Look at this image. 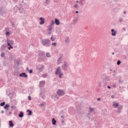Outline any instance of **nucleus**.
<instances>
[{
    "label": "nucleus",
    "instance_id": "obj_1",
    "mask_svg": "<svg viewBox=\"0 0 128 128\" xmlns=\"http://www.w3.org/2000/svg\"><path fill=\"white\" fill-rule=\"evenodd\" d=\"M55 74L58 76L60 78H62V76H64V74L62 72V70H60V66H58L56 71Z\"/></svg>",
    "mask_w": 128,
    "mask_h": 128
},
{
    "label": "nucleus",
    "instance_id": "obj_2",
    "mask_svg": "<svg viewBox=\"0 0 128 128\" xmlns=\"http://www.w3.org/2000/svg\"><path fill=\"white\" fill-rule=\"evenodd\" d=\"M61 68L64 72H66L68 70V63L66 61H64Z\"/></svg>",
    "mask_w": 128,
    "mask_h": 128
},
{
    "label": "nucleus",
    "instance_id": "obj_3",
    "mask_svg": "<svg viewBox=\"0 0 128 128\" xmlns=\"http://www.w3.org/2000/svg\"><path fill=\"white\" fill-rule=\"evenodd\" d=\"M42 44L44 46H50V40L48 39L42 40Z\"/></svg>",
    "mask_w": 128,
    "mask_h": 128
},
{
    "label": "nucleus",
    "instance_id": "obj_4",
    "mask_svg": "<svg viewBox=\"0 0 128 128\" xmlns=\"http://www.w3.org/2000/svg\"><path fill=\"white\" fill-rule=\"evenodd\" d=\"M56 94H58V96H64V91L59 89L56 92Z\"/></svg>",
    "mask_w": 128,
    "mask_h": 128
},
{
    "label": "nucleus",
    "instance_id": "obj_5",
    "mask_svg": "<svg viewBox=\"0 0 128 128\" xmlns=\"http://www.w3.org/2000/svg\"><path fill=\"white\" fill-rule=\"evenodd\" d=\"M6 44L8 46H14V41L12 40H10L8 38L6 40Z\"/></svg>",
    "mask_w": 128,
    "mask_h": 128
},
{
    "label": "nucleus",
    "instance_id": "obj_6",
    "mask_svg": "<svg viewBox=\"0 0 128 128\" xmlns=\"http://www.w3.org/2000/svg\"><path fill=\"white\" fill-rule=\"evenodd\" d=\"M44 66L42 64L38 65V70H40V72H42L44 70Z\"/></svg>",
    "mask_w": 128,
    "mask_h": 128
},
{
    "label": "nucleus",
    "instance_id": "obj_7",
    "mask_svg": "<svg viewBox=\"0 0 128 128\" xmlns=\"http://www.w3.org/2000/svg\"><path fill=\"white\" fill-rule=\"evenodd\" d=\"M53 28L52 26H50V25L48 26V28L47 29V32H48V34H52V30Z\"/></svg>",
    "mask_w": 128,
    "mask_h": 128
},
{
    "label": "nucleus",
    "instance_id": "obj_8",
    "mask_svg": "<svg viewBox=\"0 0 128 128\" xmlns=\"http://www.w3.org/2000/svg\"><path fill=\"white\" fill-rule=\"evenodd\" d=\"M40 24H44L45 22L44 18L42 17L40 18Z\"/></svg>",
    "mask_w": 128,
    "mask_h": 128
},
{
    "label": "nucleus",
    "instance_id": "obj_9",
    "mask_svg": "<svg viewBox=\"0 0 128 128\" xmlns=\"http://www.w3.org/2000/svg\"><path fill=\"white\" fill-rule=\"evenodd\" d=\"M111 32H112V36H116V31H115L114 30L112 29Z\"/></svg>",
    "mask_w": 128,
    "mask_h": 128
},
{
    "label": "nucleus",
    "instance_id": "obj_10",
    "mask_svg": "<svg viewBox=\"0 0 128 128\" xmlns=\"http://www.w3.org/2000/svg\"><path fill=\"white\" fill-rule=\"evenodd\" d=\"M20 78H28V76L26 73H22L19 74Z\"/></svg>",
    "mask_w": 128,
    "mask_h": 128
},
{
    "label": "nucleus",
    "instance_id": "obj_11",
    "mask_svg": "<svg viewBox=\"0 0 128 128\" xmlns=\"http://www.w3.org/2000/svg\"><path fill=\"white\" fill-rule=\"evenodd\" d=\"M70 41V38L68 37L66 38L65 39V42L66 44H68Z\"/></svg>",
    "mask_w": 128,
    "mask_h": 128
},
{
    "label": "nucleus",
    "instance_id": "obj_12",
    "mask_svg": "<svg viewBox=\"0 0 128 128\" xmlns=\"http://www.w3.org/2000/svg\"><path fill=\"white\" fill-rule=\"evenodd\" d=\"M104 80H105V84H106V82H109L110 80V77L108 76H105Z\"/></svg>",
    "mask_w": 128,
    "mask_h": 128
},
{
    "label": "nucleus",
    "instance_id": "obj_13",
    "mask_svg": "<svg viewBox=\"0 0 128 128\" xmlns=\"http://www.w3.org/2000/svg\"><path fill=\"white\" fill-rule=\"evenodd\" d=\"M55 24H56V26L60 25V20H58L57 18L55 19Z\"/></svg>",
    "mask_w": 128,
    "mask_h": 128
},
{
    "label": "nucleus",
    "instance_id": "obj_14",
    "mask_svg": "<svg viewBox=\"0 0 128 128\" xmlns=\"http://www.w3.org/2000/svg\"><path fill=\"white\" fill-rule=\"evenodd\" d=\"M62 64V58H59L58 60V63L57 64Z\"/></svg>",
    "mask_w": 128,
    "mask_h": 128
},
{
    "label": "nucleus",
    "instance_id": "obj_15",
    "mask_svg": "<svg viewBox=\"0 0 128 128\" xmlns=\"http://www.w3.org/2000/svg\"><path fill=\"white\" fill-rule=\"evenodd\" d=\"M52 124L53 126H56V120H54V118H53L52 120Z\"/></svg>",
    "mask_w": 128,
    "mask_h": 128
},
{
    "label": "nucleus",
    "instance_id": "obj_16",
    "mask_svg": "<svg viewBox=\"0 0 128 128\" xmlns=\"http://www.w3.org/2000/svg\"><path fill=\"white\" fill-rule=\"evenodd\" d=\"M9 126L10 128H14V123H12V121L9 122Z\"/></svg>",
    "mask_w": 128,
    "mask_h": 128
},
{
    "label": "nucleus",
    "instance_id": "obj_17",
    "mask_svg": "<svg viewBox=\"0 0 128 128\" xmlns=\"http://www.w3.org/2000/svg\"><path fill=\"white\" fill-rule=\"evenodd\" d=\"M46 84V82L44 81H42L40 82V85L41 86H44V84Z\"/></svg>",
    "mask_w": 128,
    "mask_h": 128
},
{
    "label": "nucleus",
    "instance_id": "obj_18",
    "mask_svg": "<svg viewBox=\"0 0 128 128\" xmlns=\"http://www.w3.org/2000/svg\"><path fill=\"white\" fill-rule=\"evenodd\" d=\"M8 108H10V105L8 104H6L4 106V108L5 110H8Z\"/></svg>",
    "mask_w": 128,
    "mask_h": 128
},
{
    "label": "nucleus",
    "instance_id": "obj_19",
    "mask_svg": "<svg viewBox=\"0 0 128 128\" xmlns=\"http://www.w3.org/2000/svg\"><path fill=\"white\" fill-rule=\"evenodd\" d=\"M78 18H76L75 19H74L73 20V22H74V24H76L78 22Z\"/></svg>",
    "mask_w": 128,
    "mask_h": 128
},
{
    "label": "nucleus",
    "instance_id": "obj_20",
    "mask_svg": "<svg viewBox=\"0 0 128 128\" xmlns=\"http://www.w3.org/2000/svg\"><path fill=\"white\" fill-rule=\"evenodd\" d=\"M120 106L118 103H114L113 104V106H114V108H117V106Z\"/></svg>",
    "mask_w": 128,
    "mask_h": 128
},
{
    "label": "nucleus",
    "instance_id": "obj_21",
    "mask_svg": "<svg viewBox=\"0 0 128 128\" xmlns=\"http://www.w3.org/2000/svg\"><path fill=\"white\" fill-rule=\"evenodd\" d=\"M18 116L19 118H22L24 116V113L22 112H20Z\"/></svg>",
    "mask_w": 128,
    "mask_h": 128
},
{
    "label": "nucleus",
    "instance_id": "obj_22",
    "mask_svg": "<svg viewBox=\"0 0 128 128\" xmlns=\"http://www.w3.org/2000/svg\"><path fill=\"white\" fill-rule=\"evenodd\" d=\"M54 21L52 20L50 24V25L51 26L54 28Z\"/></svg>",
    "mask_w": 128,
    "mask_h": 128
},
{
    "label": "nucleus",
    "instance_id": "obj_23",
    "mask_svg": "<svg viewBox=\"0 0 128 128\" xmlns=\"http://www.w3.org/2000/svg\"><path fill=\"white\" fill-rule=\"evenodd\" d=\"M27 112H28V116H32V110H28Z\"/></svg>",
    "mask_w": 128,
    "mask_h": 128
},
{
    "label": "nucleus",
    "instance_id": "obj_24",
    "mask_svg": "<svg viewBox=\"0 0 128 128\" xmlns=\"http://www.w3.org/2000/svg\"><path fill=\"white\" fill-rule=\"evenodd\" d=\"M46 58H50V52H47L46 54Z\"/></svg>",
    "mask_w": 128,
    "mask_h": 128
},
{
    "label": "nucleus",
    "instance_id": "obj_25",
    "mask_svg": "<svg viewBox=\"0 0 128 128\" xmlns=\"http://www.w3.org/2000/svg\"><path fill=\"white\" fill-rule=\"evenodd\" d=\"M6 104V102H3L0 104L1 106H4Z\"/></svg>",
    "mask_w": 128,
    "mask_h": 128
},
{
    "label": "nucleus",
    "instance_id": "obj_26",
    "mask_svg": "<svg viewBox=\"0 0 128 128\" xmlns=\"http://www.w3.org/2000/svg\"><path fill=\"white\" fill-rule=\"evenodd\" d=\"M94 108H90V112H94Z\"/></svg>",
    "mask_w": 128,
    "mask_h": 128
},
{
    "label": "nucleus",
    "instance_id": "obj_27",
    "mask_svg": "<svg viewBox=\"0 0 128 128\" xmlns=\"http://www.w3.org/2000/svg\"><path fill=\"white\" fill-rule=\"evenodd\" d=\"M6 56V54H4V52H2L1 54V56L2 58H4V56Z\"/></svg>",
    "mask_w": 128,
    "mask_h": 128
},
{
    "label": "nucleus",
    "instance_id": "obj_28",
    "mask_svg": "<svg viewBox=\"0 0 128 128\" xmlns=\"http://www.w3.org/2000/svg\"><path fill=\"white\" fill-rule=\"evenodd\" d=\"M74 8H79V6H78V4H75V5L74 6Z\"/></svg>",
    "mask_w": 128,
    "mask_h": 128
},
{
    "label": "nucleus",
    "instance_id": "obj_29",
    "mask_svg": "<svg viewBox=\"0 0 128 128\" xmlns=\"http://www.w3.org/2000/svg\"><path fill=\"white\" fill-rule=\"evenodd\" d=\"M50 2V0H46V4H48Z\"/></svg>",
    "mask_w": 128,
    "mask_h": 128
},
{
    "label": "nucleus",
    "instance_id": "obj_30",
    "mask_svg": "<svg viewBox=\"0 0 128 128\" xmlns=\"http://www.w3.org/2000/svg\"><path fill=\"white\" fill-rule=\"evenodd\" d=\"M122 106H120L119 107H118V110H122Z\"/></svg>",
    "mask_w": 128,
    "mask_h": 128
},
{
    "label": "nucleus",
    "instance_id": "obj_31",
    "mask_svg": "<svg viewBox=\"0 0 128 128\" xmlns=\"http://www.w3.org/2000/svg\"><path fill=\"white\" fill-rule=\"evenodd\" d=\"M52 46H56V43L53 42L52 44Z\"/></svg>",
    "mask_w": 128,
    "mask_h": 128
},
{
    "label": "nucleus",
    "instance_id": "obj_32",
    "mask_svg": "<svg viewBox=\"0 0 128 128\" xmlns=\"http://www.w3.org/2000/svg\"><path fill=\"white\" fill-rule=\"evenodd\" d=\"M46 76H48L47 74H45L42 75V78H46Z\"/></svg>",
    "mask_w": 128,
    "mask_h": 128
},
{
    "label": "nucleus",
    "instance_id": "obj_33",
    "mask_svg": "<svg viewBox=\"0 0 128 128\" xmlns=\"http://www.w3.org/2000/svg\"><path fill=\"white\" fill-rule=\"evenodd\" d=\"M117 64H118V66H120V60H118L117 62Z\"/></svg>",
    "mask_w": 128,
    "mask_h": 128
},
{
    "label": "nucleus",
    "instance_id": "obj_34",
    "mask_svg": "<svg viewBox=\"0 0 128 128\" xmlns=\"http://www.w3.org/2000/svg\"><path fill=\"white\" fill-rule=\"evenodd\" d=\"M10 32H6V36H10Z\"/></svg>",
    "mask_w": 128,
    "mask_h": 128
},
{
    "label": "nucleus",
    "instance_id": "obj_35",
    "mask_svg": "<svg viewBox=\"0 0 128 128\" xmlns=\"http://www.w3.org/2000/svg\"><path fill=\"white\" fill-rule=\"evenodd\" d=\"M122 20H123L122 18H120L119 22H122Z\"/></svg>",
    "mask_w": 128,
    "mask_h": 128
},
{
    "label": "nucleus",
    "instance_id": "obj_36",
    "mask_svg": "<svg viewBox=\"0 0 128 128\" xmlns=\"http://www.w3.org/2000/svg\"><path fill=\"white\" fill-rule=\"evenodd\" d=\"M10 48H14V47H12V45H10V47L8 48V50H10Z\"/></svg>",
    "mask_w": 128,
    "mask_h": 128
},
{
    "label": "nucleus",
    "instance_id": "obj_37",
    "mask_svg": "<svg viewBox=\"0 0 128 128\" xmlns=\"http://www.w3.org/2000/svg\"><path fill=\"white\" fill-rule=\"evenodd\" d=\"M114 74L112 76L114 78H115V76H116V70H114Z\"/></svg>",
    "mask_w": 128,
    "mask_h": 128
},
{
    "label": "nucleus",
    "instance_id": "obj_38",
    "mask_svg": "<svg viewBox=\"0 0 128 128\" xmlns=\"http://www.w3.org/2000/svg\"><path fill=\"white\" fill-rule=\"evenodd\" d=\"M112 88H116V84H113L112 85Z\"/></svg>",
    "mask_w": 128,
    "mask_h": 128
},
{
    "label": "nucleus",
    "instance_id": "obj_39",
    "mask_svg": "<svg viewBox=\"0 0 128 128\" xmlns=\"http://www.w3.org/2000/svg\"><path fill=\"white\" fill-rule=\"evenodd\" d=\"M120 112H122V110H120L119 109H118L117 112H118V114H120Z\"/></svg>",
    "mask_w": 128,
    "mask_h": 128
},
{
    "label": "nucleus",
    "instance_id": "obj_40",
    "mask_svg": "<svg viewBox=\"0 0 128 128\" xmlns=\"http://www.w3.org/2000/svg\"><path fill=\"white\" fill-rule=\"evenodd\" d=\"M51 40H52V42H54V38H51Z\"/></svg>",
    "mask_w": 128,
    "mask_h": 128
},
{
    "label": "nucleus",
    "instance_id": "obj_41",
    "mask_svg": "<svg viewBox=\"0 0 128 128\" xmlns=\"http://www.w3.org/2000/svg\"><path fill=\"white\" fill-rule=\"evenodd\" d=\"M6 48V46H4V44L2 45V48Z\"/></svg>",
    "mask_w": 128,
    "mask_h": 128
},
{
    "label": "nucleus",
    "instance_id": "obj_42",
    "mask_svg": "<svg viewBox=\"0 0 128 128\" xmlns=\"http://www.w3.org/2000/svg\"><path fill=\"white\" fill-rule=\"evenodd\" d=\"M44 103H42L40 104V106H44Z\"/></svg>",
    "mask_w": 128,
    "mask_h": 128
},
{
    "label": "nucleus",
    "instance_id": "obj_43",
    "mask_svg": "<svg viewBox=\"0 0 128 128\" xmlns=\"http://www.w3.org/2000/svg\"><path fill=\"white\" fill-rule=\"evenodd\" d=\"M30 74H32V70H30L29 71Z\"/></svg>",
    "mask_w": 128,
    "mask_h": 128
},
{
    "label": "nucleus",
    "instance_id": "obj_44",
    "mask_svg": "<svg viewBox=\"0 0 128 128\" xmlns=\"http://www.w3.org/2000/svg\"><path fill=\"white\" fill-rule=\"evenodd\" d=\"M28 100H32V98H30V96H28Z\"/></svg>",
    "mask_w": 128,
    "mask_h": 128
},
{
    "label": "nucleus",
    "instance_id": "obj_45",
    "mask_svg": "<svg viewBox=\"0 0 128 128\" xmlns=\"http://www.w3.org/2000/svg\"><path fill=\"white\" fill-rule=\"evenodd\" d=\"M12 108H16V106H11Z\"/></svg>",
    "mask_w": 128,
    "mask_h": 128
},
{
    "label": "nucleus",
    "instance_id": "obj_46",
    "mask_svg": "<svg viewBox=\"0 0 128 128\" xmlns=\"http://www.w3.org/2000/svg\"><path fill=\"white\" fill-rule=\"evenodd\" d=\"M14 2H18V0H13Z\"/></svg>",
    "mask_w": 128,
    "mask_h": 128
},
{
    "label": "nucleus",
    "instance_id": "obj_47",
    "mask_svg": "<svg viewBox=\"0 0 128 128\" xmlns=\"http://www.w3.org/2000/svg\"><path fill=\"white\" fill-rule=\"evenodd\" d=\"M123 30H124V32H126V29L125 28H123Z\"/></svg>",
    "mask_w": 128,
    "mask_h": 128
},
{
    "label": "nucleus",
    "instance_id": "obj_48",
    "mask_svg": "<svg viewBox=\"0 0 128 128\" xmlns=\"http://www.w3.org/2000/svg\"><path fill=\"white\" fill-rule=\"evenodd\" d=\"M97 100H98L99 102L100 101V98H98L97 99Z\"/></svg>",
    "mask_w": 128,
    "mask_h": 128
},
{
    "label": "nucleus",
    "instance_id": "obj_49",
    "mask_svg": "<svg viewBox=\"0 0 128 128\" xmlns=\"http://www.w3.org/2000/svg\"><path fill=\"white\" fill-rule=\"evenodd\" d=\"M4 110L1 111V114H4Z\"/></svg>",
    "mask_w": 128,
    "mask_h": 128
},
{
    "label": "nucleus",
    "instance_id": "obj_50",
    "mask_svg": "<svg viewBox=\"0 0 128 128\" xmlns=\"http://www.w3.org/2000/svg\"><path fill=\"white\" fill-rule=\"evenodd\" d=\"M107 88H111L110 86H108Z\"/></svg>",
    "mask_w": 128,
    "mask_h": 128
},
{
    "label": "nucleus",
    "instance_id": "obj_51",
    "mask_svg": "<svg viewBox=\"0 0 128 128\" xmlns=\"http://www.w3.org/2000/svg\"><path fill=\"white\" fill-rule=\"evenodd\" d=\"M20 6L21 8L22 7V4H20Z\"/></svg>",
    "mask_w": 128,
    "mask_h": 128
},
{
    "label": "nucleus",
    "instance_id": "obj_52",
    "mask_svg": "<svg viewBox=\"0 0 128 128\" xmlns=\"http://www.w3.org/2000/svg\"><path fill=\"white\" fill-rule=\"evenodd\" d=\"M76 14H78V11H76Z\"/></svg>",
    "mask_w": 128,
    "mask_h": 128
},
{
    "label": "nucleus",
    "instance_id": "obj_53",
    "mask_svg": "<svg viewBox=\"0 0 128 128\" xmlns=\"http://www.w3.org/2000/svg\"><path fill=\"white\" fill-rule=\"evenodd\" d=\"M112 98H114V96H112Z\"/></svg>",
    "mask_w": 128,
    "mask_h": 128
},
{
    "label": "nucleus",
    "instance_id": "obj_54",
    "mask_svg": "<svg viewBox=\"0 0 128 128\" xmlns=\"http://www.w3.org/2000/svg\"><path fill=\"white\" fill-rule=\"evenodd\" d=\"M124 14H126V11H124Z\"/></svg>",
    "mask_w": 128,
    "mask_h": 128
},
{
    "label": "nucleus",
    "instance_id": "obj_55",
    "mask_svg": "<svg viewBox=\"0 0 128 128\" xmlns=\"http://www.w3.org/2000/svg\"><path fill=\"white\" fill-rule=\"evenodd\" d=\"M43 98H46V96H43Z\"/></svg>",
    "mask_w": 128,
    "mask_h": 128
},
{
    "label": "nucleus",
    "instance_id": "obj_56",
    "mask_svg": "<svg viewBox=\"0 0 128 128\" xmlns=\"http://www.w3.org/2000/svg\"><path fill=\"white\" fill-rule=\"evenodd\" d=\"M61 118H64V116H62Z\"/></svg>",
    "mask_w": 128,
    "mask_h": 128
},
{
    "label": "nucleus",
    "instance_id": "obj_57",
    "mask_svg": "<svg viewBox=\"0 0 128 128\" xmlns=\"http://www.w3.org/2000/svg\"><path fill=\"white\" fill-rule=\"evenodd\" d=\"M112 54H114V52H112Z\"/></svg>",
    "mask_w": 128,
    "mask_h": 128
},
{
    "label": "nucleus",
    "instance_id": "obj_58",
    "mask_svg": "<svg viewBox=\"0 0 128 128\" xmlns=\"http://www.w3.org/2000/svg\"><path fill=\"white\" fill-rule=\"evenodd\" d=\"M76 2H78V0H77V1H76Z\"/></svg>",
    "mask_w": 128,
    "mask_h": 128
},
{
    "label": "nucleus",
    "instance_id": "obj_59",
    "mask_svg": "<svg viewBox=\"0 0 128 128\" xmlns=\"http://www.w3.org/2000/svg\"><path fill=\"white\" fill-rule=\"evenodd\" d=\"M26 70H28V68H26Z\"/></svg>",
    "mask_w": 128,
    "mask_h": 128
},
{
    "label": "nucleus",
    "instance_id": "obj_60",
    "mask_svg": "<svg viewBox=\"0 0 128 128\" xmlns=\"http://www.w3.org/2000/svg\"><path fill=\"white\" fill-rule=\"evenodd\" d=\"M99 86H102V84H99Z\"/></svg>",
    "mask_w": 128,
    "mask_h": 128
},
{
    "label": "nucleus",
    "instance_id": "obj_61",
    "mask_svg": "<svg viewBox=\"0 0 128 128\" xmlns=\"http://www.w3.org/2000/svg\"><path fill=\"white\" fill-rule=\"evenodd\" d=\"M22 2H23V3H24V0H22Z\"/></svg>",
    "mask_w": 128,
    "mask_h": 128
}]
</instances>
